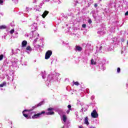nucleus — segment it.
<instances>
[{"instance_id":"obj_1","label":"nucleus","mask_w":128,"mask_h":128,"mask_svg":"<svg viewBox=\"0 0 128 128\" xmlns=\"http://www.w3.org/2000/svg\"><path fill=\"white\" fill-rule=\"evenodd\" d=\"M30 38H32V40H34L33 42V46L34 48H36V50H38V48H40L41 46L39 44H36V42H38V38H40V34L36 32V30L32 31L30 33Z\"/></svg>"},{"instance_id":"obj_2","label":"nucleus","mask_w":128,"mask_h":128,"mask_svg":"<svg viewBox=\"0 0 128 128\" xmlns=\"http://www.w3.org/2000/svg\"><path fill=\"white\" fill-rule=\"evenodd\" d=\"M58 76H60V74L58 73H56L54 76L49 75L48 77V80L46 81V86H50L53 82H56L58 80Z\"/></svg>"},{"instance_id":"obj_3","label":"nucleus","mask_w":128,"mask_h":128,"mask_svg":"<svg viewBox=\"0 0 128 128\" xmlns=\"http://www.w3.org/2000/svg\"><path fill=\"white\" fill-rule=\"evenodd\" d=\"M30 112V110H25L22 112L24 116L28 120L30 118V116H28V114Z\"/></svg>"},{"instance_id":"obj_4","label":"nucleus","mask_w":128,"mask_h":128,"mask_svg":"<svg viewBox=\"0 0 128 128\" xmlns=\"http://www.w3.org/2000/svg\"><path fill=\"white\" fill-rule=\"evenodd\" d=\"M46 114V112L42 111L41 112H39L37 114H34V116H32V118L35 119V118H40L42 114Z\"/></svg>"},{"instance_id":"obj_5","label":"nucleus","mask_w":128,"mask_h":128,"mask_svg":"<svg viewBox=\"0 0 128 128\" xmlns=\"http://www.w3.org/2000/svg\"><path fill=\"white\" fill-rule=\"evenodd\" d=\"M91 116L93 118H98V112H96V110H93L91 113Z\"/></svg>"},{"instance_id":"obj_6","label":"nucleus","mask_w":128,"mask_h":128,"mask_svg":"<svg viewBox=\"0 0 128 128\" xmlns=\"http://www.w3.org/2000/svg\"><path fill=\"white\" fill-rule=\"evenodd\" d=\"M54 110V108H50L48 109V112H45L47 116H52V114H54V111H52Z\"/></svg>"},{"instance_id":"obj_7","label":"nucleus","mask_w":128,"mask_h":128,"mask_svg":"<svg viewBox=\"0 0 128 128\" xmlns=\"http://www.w3.org/2000/svg\"><path fill=\"white\" fill-rule=\"evenodd\" d=\"M52 54V50L47 51L45 55V59L48 60Z\"/></svg>"},{"instance_id":"obj_8","label":"nucleus","mask_w":128,"mask_h":128,"mask_svg":"<svg viewBox=\"0 0 128 128\" xmlns=\"http://www.w3.org/2000/svg\"><path fill=\"white\" fill-rule=\"evenodd\" d=\"M10 34H12L14 33V34L15 35L12 36L14 38H18V33L16 31L14 32V29L11 30L10 32Z\"/></svg>"},{"instance_id":"obj_9","label":"nucleus","mask_w":128,"mask_h":128,"mask_svg":"<svg viewBox=\"0 0 128 128\" xmlns=\"http://www.w3.org/2000/svg\"><path fill=\"white\" fill-rule=\"evenodd\" d=\"M32 47H30V46H28L26 47V52H27L28 54H30L32 52Z\"/></svg>"},{"instance_id":"obj_10","label":"nucleus","mask_w":128,"mask_h":128,"mask_svg":"<svg viewBox=\"0 0 128 128\" xmlns=\"http://www.w3.org/2000/svg\"><path fill=\"white\" fill-rule=\"evenodd\" d=\"M31 28H32V30H37L38 29V24L34 23V24H32V25H31L30 26Z\"/></svg>"},{"instance_id":"obj_11","label":"nucleus","mask_w":128,"mask_h":128,"mask_svg":"<svg viewBox=\"0 0 128 128\" xmlns=\"http://www.w3.org/2000/svg\"><path fill=\"white\" fill-rule=\"evenodd\" d=\"M26 44H28V42L26 40H23L22 42V48H26Z\"/></svg>"},{"instance_id":"obj_12","label":"nucleus","mask_w":128,"mask_h":128,"mask_svg":"<svg viewBox=\"0 0 128 128\" xmlns=\"http://www.w3.org/2000/svg\"><path fill=\"white\" fill-rule=\"evenodd\" d=\"M48 11L47 10H45L44 12L43 13V14L42 15V16L43 18H46V16H48Z\"/></svg>"},{"instance_id":"obj_13","label":"nucleus","mask_w":128,"mask_h":128,"mask_svg":"<svg viewBox=\"0 0 128 128\" xmlns=\"http://www.w3.org/2000/svg\"><path fill=\"white\" fill-rule=\"evenodd\" d=\"M61 119L63 120V124L66 123V115H63L62 117H61Z\"/></svg>"},{"instance_id":"obj_14","label":"nucleus","mask_w":128,"mask_h":128,"mask_svg":"<svg viewBox=\"0 0 128 128\" xmlns=\"http://www.w3.org/2000/svg\"><path fill=\"white\" fill-rule=\"evenodd\" d=\"M44 104V101H42L41 102H40V103H38L37 106H35L34 108H38V106H42V104Z\"/></svg>"},{"instance_id":"obj_15","label":"nucleus","mask_w":128,"mask_h":128,"mask_svg":"<svg viewBox=\"0 0 128 128\" xmlns=\"http://www.w3.org/2000/svg\"><path fill=\"white\" fill-rule=\"evenodd\" d=\"M84 124L88 126L90 124V122H88V118L86 117L84 118Z\"/></svg>"},{"instance_id":"obj_16","label":"nucleus","mask_w":128,"mask_h":128,"mask_svg":"<svg viewBox=\"0 0 128 128\" xmlns=\"http://www.w3.org/2000/svg\"><path fill=\"white\" fill-rule=\"evenodd\" d=\"M82 48L80 46H76V50H78V52H82Z\"/></svg>"},{"instance_id":"obj_17","label":"nucleus","mask_w":128,"mask_h":128,"mask_svg":"<svg viewBox=\"0 0 128 128\" xmlns=\"http://www.w3.org/2000/svg\"><path fill=\"white\" fill-rule=\"evenodd\" d=\"M6 86V82H4L2 84H0V88H4Z\"/></svg>"},{"instance_id":"obj_18","label":"nucleus","mask_w":128,"mask_h":128,"mask_svg":"<svg viewBox=\"0 0 128 128\" xmlns=\"http://www.w3.org/2000/svg\"><path fill=\"white\" fill-rule=\"evenodd\" d=\"M4 28H6V25L0 26V30H4Z\"/></svg>"},{"instance_id":"obj_19","label":"nucleus","mask_w":128,"mask_h":128,"mask_svg":"<svg viewBox=\"0 0 128 128\" xmlns=\"http://www.w3.org/2000/svg\"><path fill=\"white\" fill-rule=\"evenodd\" d=\"M12 64L14 66H18V61H16L15 62H12Z\"/></svg>"},{"instance_id":"obj_20","label":"nucleus","mask_w":128,"mask_h":128,"mask_svg":"<svg viewBox=\"0 0 128 128\" xmlns=\"http://www.w3.org/2000/svg\"><path fill=\"white\" fill-rule=\"evenodd\" d=\"M91 64H92V65L96 64V62L94 61V59H92L91 60Z\"/></svg>"},{"instance_id":"obj_21","label":"nucleus","mask_w":128,"mask_h":128,"mask_svg":"<svg viewBox=\"0 0 128 128\" xmlns=\"http://www.w3.org/2000/svg\"><path fill=\"white\" fill-rule=\"evenodd\" d=\"M42 78L43 80H44V78H46V72H42Z\"/></svg>"},{"instance_id":"obj_22","label":"nucleus","mask_w":128,"mask_h":128,"mask_svg":"<svg viewBox=\"0 0 128 128\" xmlns=\"http://www.w3.org/2000/svg\"><path fill=\"white\" fill-rule=\"evenodd\" d=\"M3 58H4V55L3 54L0 55V60H2Z\"/></svg>"},{"instance_id":"obj_23","label":"nucleus","mask_w":128,"mask_h":128,"mask_svg":"<svg viewBox=\"0 0 128 128\" xmlns=\"http://www.w3.org/2000/svg\"><path fill=\"white\" fill-rule=\"evenodd\" d=\"M117 72H118V74H120V68H117Z\"/></svg>"},{"instance_id":"obj_24","label":"nucleus","mask_w":128,"mask_h":128,"mask_svg":"<svg viewBox=\"0 0 128 128\" xmlns=\"http://www.w3.org/2000/svg\"><path fill=\"white\" fill-rule=\"evenodd\" d=\"M74 84L75 86H80V83H78V82H74Z\"/></svg>"},{"instance_id":"obj_25","label":"nucleus","mask_w":128,"mask_h":128,"mask_svg":"<svg viewBox=\"0 0 128 128\" xmlns=\"http://www.w3.org/2000/svg\"><path fill=\"white\" fill-rule=\"evenodd\" d=\"M12 2H14L15 4H18V0H12Z\"/></svg>"},{"instance_id":"obj_26","label":"nucleus","mask_w":128,"mask_h":128,"mask_svg":"<svg viewBox=\"0 0 128 128\" xmlns=\"http://www.w3.org/2000/svg\"><path fill=\"white\" fill-rule=\"evenodd\" d=\"M86 24H83L82 25V28H86Z\"/></svg>"},{"instance_id":"obj_27","label":"nucleus","mask_w":128,"mask_h":128,"mask_svg":"<svg viewBox=\"0 0 128 128\" xmlns=\"http://www.w3.org/2000/svg\"><path fill=\"white\" fill-rule=\"evenodd\" d=\"M2 4H4V0H0V4L1 6H2Z\"/></svg>"},{"instance_id":"obj_28","label":"nucleus","mask_w":128,"mask_h":128,"mask_svg":"<svg viewBox=\"0 0 128 128\" xmlns=\"http://www.w3.org/2000/svg\"><path fill=\"white\" fill-rule=\"evenodd\" d=\"M68 110H70L72 109V106L68 105Z\"/></svg>"},{"instance_id":"obj_29","label":"nucleus","mask_w":128,"mask_h":128,"mask_svg":"<svg viewBox=\"0 0 128 128\" xmlns=\"http://www.w3.org/2000/svg\"><path fill=\"white\" fill-rule=\"evenodd\" d=\"M88 24H92V20L89 19L88 20Z\"/></svg>"},{"instance_id":"obj_30","label":"nucleus","mask_w":128,"mask_h":128,"mask_svg":"<svg viewBox=\"0 0 128 128\" xmlns=\"http://www.w3.org/2000/svg\"><path fill=\"white\" fill-rule=\"evenodd\" d=\"M70 109H68V110L66 111V114H70Z\"/></svg>"},{"instance_id":"obj_31","label":"nucleus","mask_w":128,"mask_h":128,"mask_svg":"<svg viewBox=\"0 0 128 128\" xmlns=\"http://www.w3.org/2000/svg\"><path fill=\"white\" fill-rule=\"evenodd\" d=\"M91 100H94V96H91Z\"/></svg>"},{"instance_id":"obj_32","label":"nucleus","mask_w":128,"mask_h":128,"mask_svg":"<svg viewBox=\"0 0 128 128\" xmlns=\"http://www.w3.org/2000/svg\"><path fill=\"white\" fill-rule=\"evenodd\" d=\"M102 70H106V67L102 66Z\"/></svg>"},{"instance_id":"obj_33","label":"nucleus","mask_w":128,"mask_h":128,"mask_svg":"<svg viewBox=\"0 0 128 128\" xmlns=\"http://www.w3.org/2000/svg\"><path fill=\"white\" fill-rule=\"evenodd\" d=\"M34 10H35V12H38H38H40V10H39V9H38H38H36V8H34Z\"/></svg>"},{"instance_id":"obj_34","label":"nucleus","mask_w":128,"mask_h":128,"mask_svg":"<svg viewBox=\"0 0 128 128\" xmlns=\"http://www.w3.org/2000/svg\"><path fill=\"white\" fill-rule=\"evenodd\" d=\"M94 8H97L98 7V4H95L94 5Z\"/></svg>"},{"instance_id":"obj_35","label":"nucleus","mask_w":128,"mask_h":128,"mask_svg":"<svg viewBox=\"0 0 128 128\" xmlns=\"http://www.w3.org/2000/svg\"><path fill=\"white\" fill-rule=\"evenodd\" d=\"M98 34H102V32H98Z\"/></svg>"},{"instance_id":"obj_36","label":"nucleus","mask_w":128,"mask_h":128,"mask_svg":"<svg viewBox=\"0 0 128 128\" xmlns=\"http://www.w3.org/2000/svg\"><path fill=\"white\" fill-rule=\"evenodd\" d=\"M43 2H50V0H44Z\"/></svg>"},{"instance_id":"obj_37","label":"nucleus","mask_w":128,"mask_h":128,"mask_svg":"<svg viewBox=\"0 0 128 128\" xmlns=\"http://www.w3.org/2000/svg\"><path fill=\"white\" fill-rule=\"evenodd\" d=\"M125 16H128V11L125 13Z\"/></svg>"},{"instance_id":"obj_38","label":"nucleus","mask_w":128,"mask_h":128,"mask_svg":"<svg viewBox=\"0 0 128 128\" xmlns=\"http://www.w3.org/2000/svg\"><path fill=\"white\" fill-rule=\"evenodd\" d=\"M89 128H96V127L93 126H90L89 127Z\"/></svg>"},{"instance_id":"obj_39","label":"nucleus","mask_w":128,"mask_h":128,"mask_svg":"<svg viewBox=\"0 0 128 128\" xmlns=\"http://www.w3.org/2000/svg\"><path fill=\"white\" fill-rule=\"evenodd\" d=\"M78 128H84L82 126H78Z\"/></svg>"},{"instance_id":"obj_40","label":"nucleus","mask_w":128,"mask_h":128,"mask_svg":"<svg viewBox=\"0 0 128 128\" xmlns=\"http://www.w3.org/2000/svg\"><path fill=\"white\" fill-rule=\"evenodd\" d=\"M36 20H38V18H40V16H36Z\"/></svg>"},{"instance_id":"obj_41","label":"nucleus","mask_w":128,"mask_h":128,"mask_svg":"<svg viewBox=\"0 0 128 128\" xmlns=\"http://www.w3.org/2000/svg\"><path fill=\"white\" fill-rule=\"evenodd\" d=\"M39 41L41 42H42V44L44 42H42V39H40V40H39Z\"/></svg>"},{"instance_id":"obj_42","label":"nucleus","mask_w":128,"mask_h":128,"mask_svg":"<svg viewBox=\"0 0 128 128\" xmlns=\"http://www.w3.org/2000/svg\"><path fill=\"white\" fill-rule=\"evenodd\" d=\"M102 46H100V50H102Z\"/></svg>"},{"instance_id":"obj_43","label":"nucleus","mask_w":128,"mask_h":128,"mask_svg":"<svg viewBox=\"0 0 128 128\" xmlns=\"http://www.w3.org/2000/svg\"><path fill=\"white\" fill-rule=\"evenodd\" d=\"M40 6H42V3L40 4Z\"/></svg>"},{"instance_id":"obj_44","label":"nucleus","mask_w":128,"mask_h":128,"mask_svg":"<svg viewBox=\"0 0 128 128\" xmlns=\"http://www.w3.org/2000/svg\"><path fill=\"white\" fill-rule=\"evenodd\" d=\"M87 92L88 94H90V91H88V90H87Z\"/></svg>"},{"instance_id":"obj_45","label":"nucleus","mask_w":128,"mask_h":128,"mask_svg":"<svg viewBox=\"0 0 128 128\" xmlns=\"http://www.w3.org/2000/svg\"><path fill=\"white\" fill-rule=\"evenodd\" d=\"M26 64H22V66H26Z\"/></svg>"},{"instance_id":"obj_46","label":"nucleus","mask_w":128,"mask_h":128,"mask_svg":"<svg viewBox=\"0 0 128 128\" xmlns=\"http://www.w3.org/2000/svg\"><path fill=\"white\" fill-rule=\"evenodd\" d=\"M32 114H34V112H32Z\"/></svg>"},{"instance_id":"obj_47","label":"nucleus","mask_w":128,"mask_h":128,"mask_svg":"<svg viewBox=\"0 0 128 128\" xmlns=\"http://www.w3.org/2000/svg\"><path fill=\"white\" fill-rule=\"evenodd\" d=\"M11 128H12V127H11Z\"/></svg>"}]
</instances>
